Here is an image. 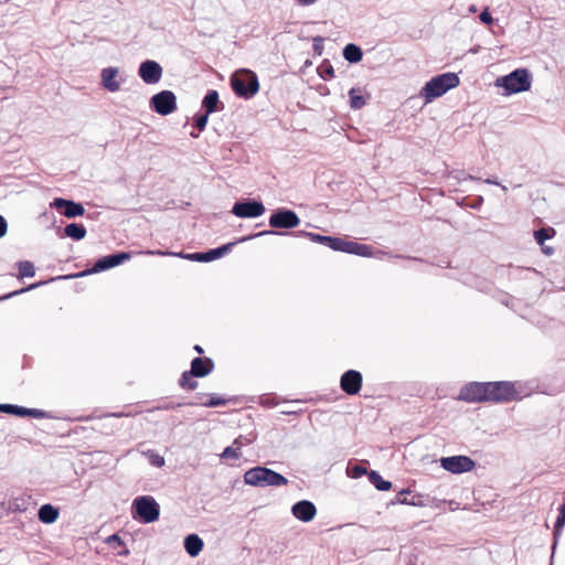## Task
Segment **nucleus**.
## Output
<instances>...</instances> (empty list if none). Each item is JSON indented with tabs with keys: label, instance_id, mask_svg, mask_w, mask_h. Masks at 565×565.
<instances>
[{
	"label": "nucleus",
	"instance_id": "obj_1",
	"mask_svg": "<svg viewBox=\"0 0 565 565\" xmlns=\"http://www.w3.org/2000/svg\"><path fill=\"white\" fill-rule=\"evenodd\" d=\"M244 481L246 484L259 488L281 487L288 483L282 475L262 466L248 469L244 473Z\"/></svg>",
	"mask_w": 565,
	"mask_h": 565
},
{
	"label": "nucleus",
	"instance_id": "obj_2",
	"mask_svg": "<svg viewBox=\"0 0 565 565\" xmlns=\"http://www.w3.org/2000/svg\"><path fill=\"white\" fill-rule=\"evenodd\" d=\"M460 79L456 73H444L433 77L423 87L422 95L427 102L440 97L446 94L449 89L455 88L459 85Z\"/></svg>",
	"mask_w": 565,
	"mask_h": 565
},
{
	"label": "nucleus",
	"instance_id": "obj_3",
	"mask_svg": "<svg viewBox=\"0 0 565 565\" xmlns=\"http://www.w3.org/2000/svg\"><path fill=\"white\" fill-rule=\"evenodd\" d=\"M531 84L532 76L526 68H516L497 79V86L502 87L507 95L526 92L531 88Z\"/></svg>",
	"mask_w": 565,
	"mask_h": 565
},
{
	"label": "nucleus",
	"instance_id": "obj_4",
	"mask_svg": "<svg viewBox=\"0 0 565 565\" xmlns=\"http://www.w3.org/2000/svg\"><path fill=\"white\" fill-rule=\"evenodd\" d=\"M231 86L238 97L249 99L258 92L259 82L253 71L242 70L232 75Z\"/></svg>",
	"mask_w": 565,
	"mask_h": 565
},
{
	"label": "nucleus",
	"instance_id": "obj_5",
	"mask_svg": "<svg viewBox=\"0 0 565 565\" xmlns=\"http://www.w3.org/2000/svg\"><path fill=\"white\" fill-rule=\"evenodd\" d=\"M134 519L142 523H152L160 516V507L150 495L137 497L132 502Z\"/></svg>",
	"mask_w": 565,
	"mask_h": 565
},
{
	"label": "nucleus",
	"instance_id": "obj_6",
	"mask_svg": "<svg viewBox=\"0 0 565 565\" xmlns=\"http://www.w3.org/2000/svg\"><path fill=\"white\" fill-rule=\"evenodd\" d=\"M487 401L491 402H509L518 394L511 382H487Z\"/></svg>",
	"mask_w": 565,
	"mask_h": 565
},
{
	"label": "nucleus",
	"instance_id": "obj_7",
	"mask_svg": "<svg viewBox=\"0 0 565 565\" xmlns=\"http://www.w3.org/2000/svg\"><path fill=\"white\" fill-rule=\"evenodd\" d=\"M150 108L161 116L172 114L177 109V96L171 90H161L150 98Z\"/></svg>",
	"mask_w": 565,
	"mask_h": 565
},
{
	"label": "nucleus",
	"instance_id": "obj_8",
	"mask_svg": "<svg viewBox=\"0 0 565 565\" xmlns=\"http://www.w3.org/2000/svg\"><path fill=\"white\" fill-rule=\"evenodd\" d=\"M265 211L260 201L246 199L235 202L231 212L241 218H255L263 215Z\"/></svg>",
	"mask_w": 565,
	"mask_h": 565
},
{
	"label": "nucleus",
	"instance_id": "obj_9",
	"mask_svg": "<svg viewBox=\"0 0 565 565\" xmlns=\"http://www.w3.org/2000/svg\"><path fill=\"white\" fill-rule=\"evenodd\" d=\"M300 224L296 212L288 209H277L269 217V225L273 228H295Z\"/></svg>",
	"mask_w": 565,
	"mask_h": 565
},
{
	"label": "nucleus",
	"instance_id": "obj_10",
	"mask_svg": "<svg viewBox=\"0 0 565 565\" xmlns=\"http://www.w3.org/2000/svg\"><path fill=\"white\" fill-rule=\"evenodd\" d=\"M130 257H131V255L128 252H119V253H114V254L104 256V257L99 258L94 264L92 269L83 271L78 276H84L87 274H96V273H100V271L110 269V268L116 267V266L122 264L124 262L130 259Z\"/></svg>",
	"mask_w": 565,
	"mask_h": 565
},
{
	"label": "nucleus",
	"instance_id": "obj_11",
	"mask_svg": "<svg viewBox=\"0 0 565 565\" xmlns=\"http://www.w3.org/2000/svg\"><path fill=\"white\" fill-rule=\"evenodd\" d=\"M440 466L452 473H463L473 469L475 461L467 456H450L443 457Z\"/></svg>",
	"mask_w": 565,
	"mask_h": 565
},
{
	"label": "nucleus",
	"instance_id": "obj_12",
	"mask_svg": "<svg viewBox=\"0 0 565 565\" xmlns=\"http://www.w3.org/2000/svg\"><path fill=\"white\" fill-rule=\"evenodd\" d=\"M487 388V382H471L461 388L459 393V399L469 403L484 402L488 397Z\"/></svg>",
	"mask_w": 565,
	"mask_h": 565
},
{
	"label": "nucleus",
	"instance_id": "obj_13",
	"mask_svg": "<svg viewBox=\"0 0 565 565\" xmlns=\"http://www.w3.org/2000/svg\"><path fill=\"white\" fill-rule=\"evenodd\" d=\"M138 75L146 84H157L162 77V67L156 61L146 60L139 65Z\"/></svg>",
	"mask_w": 565,
	"mask_h": 565
},
{
	"label": "nucleus",
	"instance_id": "obj_14",
	"mask_svg": "<svg viewBox=\"0 0 565 565\" xmlns=\"http://www.w3.org/2000/svg\"><path fill=\"white\" fill-rule=\"evenodd\" d=\"M51 206L61 211L62 214L67 218L82 216L85 213V209L82 203L63 198L54 199L51 203Z\"/></svg>",
	"mask_w": 565,
	"mask_h": 565
},
{
	"label": "nucleus",
	"instance_id": "obj_15",
	"mask_svg": "<svg viewBox=\"0 0 565 565\" xmlns=\"http://www.w3.org/2000/svg\"><path fill=\"white\" fill-rule=\"evenodd\" d=\"M363 377L359 371L348 370L340 379V387L348 395H356L362 387Z\"/></svg>",
	"mask_w": 565,
	"mask_h": 565
},
{
	"label": "nucleus",
	"instance_id": "obj_16",
	"mask_svg": "<svg viewBox=\"0 0 565 565\" xmlns=\"http://www.w3.org/2000/svg\"><path fill=\"white\" fill-rule=\"evenodd\" d=\"M292 515L301 522H310L317 514L316 505L309 500H300L291 507Z\"/></svg>",
	"mask_w": 565,
	"mask_h": 565
},
{
	"label": "nucleus",
	"instance_id": "obj_17",
	"mask_svg": "<svg viewBox=\"0 0 565 565\" xmlns=\"http://www.w3.org/2000/svg\"><path fill=\"white\" fill-rule=\"evenodd\" d=\"M337 252H343L363 257H371L373 255L371 246L352 241H345L343 238L339 239Z\"/></svg>",
	"mask_w": 565,
	"mask_h": 565
},
{
	"label": "nucleus",
	"instance_id": "obj_18",
	"mask_svg": "<svg viewBox=\"0 0 565 565\" xmlns=\"http://www.w3.org/2000/svg\"><path fill=\"white\" fill-rule=\"evenodd\" d=\"M214 367V363L210 358H194L189 370L195 377H204L209 375Z\"/></svg>",
	"mask_w": 565,
	"mask_h": 565
},
{
	"label": "nucleus",
	"instance_id": "obj_19",
	"mask_svg": "<svg viewBox=\"0 0 565 565\" xmlns=\"http://www.w3.org/2000/svg\"><path fill=\"white\" fill-rule=\"evenodd\" d=\"M118 75V68L116 67H106L102 71V84L103 86L111 92H118L120 89V82L116 81Z\"/></svg>",
	"mask_w": 565,
	"mask_h": 565
},
{
	"label": "nucleus",
	"instance_id": "obj_20",
	"mask_svg": "<svg viewBox=\"0 0 565 565\" xmlns=\"http://www.w3.org/2000/svg\"><path fill=\"white\" fill-rule=\"evenodd\" d=\"M297 235L308 237L311 242L326 245L329 248H331L332 250L338 249V244H339L340 237L324 236V235H320V234L311 233V232H298Z\"/></svg>",
	"mask_w": 565,
	"mask_h": 565
},
{
	"label": "nucleus",
	"instance_id": "obj_21",
	"mask_svg": "<svg viewBox=\"0 0 565 565\" xmlns=\"http://www.w3.org/2000/svg\"><path fill=\"white\" fill-rule=\"evenodd\" d=\"M183 545L185 552L191 557H195L202 552L204 542L198 534L192 533L185 536Z\"/></svg>",
	"mask_w": 565,
	"mask_h": 565
},
{
	"label": "nucleus",
	"instance_id": "obj_22",
	"mask_svg": "<svg viewBox=\"0 0 565 565\" xmlns=\"http://www.w3.org/2000/svg\"><path fill=\"white\" fill-rule=\"evenodd\" d=\"M58 509L54 508L52 504H43L38 511L39 520L44 524H52L58 518Z\"/></svg>",
	"mask_w": 565,
	"mask_h": 565
},
{
	"label": "nucleus",
	"instance_id": "obj_23",
	"mask_svg": "<svg viewBox=\"0 0 565 565\" xmlns=\"http://www.w3.org/2000/svg\"><path fill=\"white\" fill-rule=\"evenodd\" d=\"M343 57L349 63H359L363 57V52L360 46L349 43L343 49Z\"/></svg>",
	"mask_w": 565,
	"mask_h": 565
},
{
	"label": "nucleus",
	"instance_id": "obj_24",
	"mask_svg": "<svg viewBox=\"0 0 565 565\" xmlns=\"http://www.w3.org/2000/svg\"><path fill=\"white\" fill-rule=\"evenodd\" d=\"M86 228L83 224L79 223H70L64 227V234L65 236L75 239L81 241L86 236Z\"/></svg>",
	"mask_w": 565,
	"mask_h": 565
},
{
	"label": "nucleus",
	"instance_id": "obj_25",
	"mask_svg": "<svg viewBox=\"0 0 565 565\" xmlns=\"http://www.w3.org/2000/svg\"><path fill=\"white\" fill-rule=\"evenodd\" d=\"M218 103V93L214 89H211L204 96L202 100V107L205 109V113L212 114L217 109Z\"/></svg>",
	"mask_w": 565,
	"mask_h": 565
},
{
	"label": "nucleus",
	"instance_id": "obj_26",
	"mask_svg": "<svg viewBox=\"0 0 565 565\" xmlns=\"http://www.w3.org/2000/svg\"><path fill=\"white\" fill-rule=\"evenodd\" d=\"M370 482L379 490V491H388L392 488V482L384 480L381 475L375 471L371 470L367 473Z\"/></svg>",
	"mask_w": 565,
	"mask_h": 565
},
{
	"label": "nucleus",
	"instance_id": "obj_27",
	"mask_svg": "<svg viewBox=\"0 0 565 565\" xmlns=\"http://www.w3.org/2000/svg\"><path fill=\"white\" fill-rule=\"evenodd\" d=\"M181 256L183 258H186V259H190L193 262H200V263H207V262L215 260V255L213 253V249H210L204 253H192V254H186V255L182 254Z\"/></svg>",
	"mask_w": 565,
	"mask_h": 565
},
{
	"label": "nucleus",
	"instance_id": "obj_28",
	"mask_svg": "<svg viewBox=\"0 0 565 565\" xmlns=\"http://www.w3.org/2000/svg\"><path fill=\"white\" fill-rule=\"evenodd\" d=\"M192 377H194V374L190 371H184L179 380V385L182 388L194 391L199 384Z\"/></svg>",
	"mask_w": 565,
	"mask_h": 565
},
{
	"label": "nucleus",
	"instance_id": "obj_29",
	"mask_svg": "<svg viewBox=\"0 0 565 565\" xmlns=\"http://www.w3.org/2000/svg\"><path fill=\"white\" fill-rule=\"evenodd\" d=\"M350 107L352 109H361L365 104V98L359 94L358 89L351 88L349 90Z\"/></svg>",
	"mask_w": 565,
	"mask_h": 565
},
{
	"label": "nucleus",
	"instance_id": "obj_30",
	"mask_svg": "<svg viewBox=\"0 0 565 565\" xmlns=\"http://www.w3.org/2000/svg\"><path fill=\"white\" fill-rule=\"evenodd\" d=\"M0 412L15 415L19 417H26V407L12 405V404H0Z\"/></svg>",
	"mask_w": 565,
	"mask_h": 565
},
{
	"label": "nucleus",
	"instance_id": "obj_31",
	"mask_svg": "<svg viewBox=\"0 0 565 565\" xmlns=\"http://www.w3.org/2000/svg\"><path fill=\"white\" fill-rule=\"evenodd\" d=\"M559 513L554 525V539L557 540L562 529L565 526V502L558 509ZM556 542L554 543V545Z\"/></svg>",
	"mask_w": 565,
	"mask_h": 565
},
{
	"label": "nucleus",
	"instance_id": "obj_32",
	"mask_svg": "<svg viewBox=\"0 0 565 565\" xmlns=\"http://www.w3.org/2000/svg\"><path fill=\"white\" fill-rule=\"evenodd\" d=\"M19 267V276L21 278L24 277H33L35 275L34 265L29 260H23L18 264Z\"/></svg>",
	"mask_w": 565,
	"mask_h": 565
},
{
	"label": "nucleus",
	"instance_id": "obj_33",
	"mask_svg": "<svg viewBox=\"0 0 565 565\" xmlns=\"http://www.w3.org/2000/svg\"><path fill=\"white\" fill-rule=\"evenodd\" d=\"M554 233H555V231L553 228L542 227L534 232V238L537 242V244L543 246L544 242L546 239L551 238L552 234H554Z\"/></svg>",
	"mask_w": 565,
	"mask_h": 565
},
{
	"label": "nucleus",
	"instance_id": "obj_34",
	"mask_svg": "<svg viewBox=\"0 0 565 565\" xmlns=\"http://www.w3.org/2000/svg\"><path fill=\"white\" fill-rule=\"evenodd\" d=\"M148 459H149V462L154 466V467H158V468H161L162 466H164V458L162 456H160L159 454L152 451V450H149L146 452Z\"/></svg>",
	"mask_w": 565,
	"mask_h": 565
},
{
	"label": "nucleus",
	"instance_id": "obj_35",
	"mask_svg": "<svg viewBox=\"0 0 565 565\" xmlns=\"http://www.w3.org/2000/svg\"><path fill=\"white\" fill-rule=\"evenodd\" d=\"M236 243L233 242V243H227V244H224L217 248H213V253L215 255V259L224 256L225 254H227L228 252L232 250V247L235 245Z\"/></svg>",
	"mask_w": 565,
	"mask_h": 565
},
{
	"label": "nucleus",
	"instance_id": "obj_36",
	"mask_svg": "<svg viewBox=\"0 0 565 565\" xmlns=\"http://www.w3.org/2000/svg\"><path fill=\"white\" fill-rule=\"evenodd\" d=\"M226 403H227V401L223 397L211 396V398L206 402H203L202 405L205 407H217V406H224Z\"/></svg>",
	"mask_w": 565,
	"mask_h": 565
},
{
	"label": "nucleus",
	"instance_id": "obj_37",
	"mask_svg": "<svg viewBox=\"0 0 565 565\" xmlns=\"http://www.w3.org/2000/svg\"><path fill=\"white\" fill-rule=\"evenodd\" d=\"M239 456L241 452L238 451V448H234L232 446L226 447L221 455L223 459H238Z\"/></svg>",
	"mask_w": 565,
	"mask_h": 565
},
{
	"label": "nucleus",
	"instance_id": "obj_38",
	"mask_svg": "<svg viewBox=\"0 0 565 565\" xmlns=\"http://www.w3.org/2000/svg\"><path fill=\"white\" fill-rule=\"evenodd\" d=\"M209 116L210 114L205 113V114H199L195 116L194 118V121H195V127L202 131L205 129L206 127V124H207V120H209Z\"/></svg>",
	"mask_w": 565,
	"mask_h": 565
},
{
	"label": "nucleus",
	"instance_id": "obj_39",
	"mask_svg": "<svg viewBox=\"0 0 565 565\" xmlns=\"http://www.w3.org/2000/svg\"><path fill=\"white\" fill-rule=\"evenodd\" d=\"M324 39L322 36H315L312 39V49L317 55H321L323 51Z\"/></svg>",
	"mask_w": 565,
	"mask_h": 565
},
{
	"label": "nucleus",
	"instance_id": "obj_40",
	"mask_svg": "<svg viewBox=\"0 0 565 565\" xmlns=\"http://www.w3.org/2000/svg\"><path fill=\"white\" fill-rule=\"evenodd\" d=\"M367 473H369L367 469L365 467L359 466V465L354 466L349 472L351 478H360Z\"/></svg>",
	"mask_w": 565,
	"mask_h": 565
},
{
	"label": "nucleus",
	"instance_id": "obj_41",
	"mask_svg": "<svg viewBox=\"0 0 565 565\" xmlns=\"http://www.w3.org/2000/svg\"><path fill=\"white\" fill-rule=\"evenodd\" d=\"M106 543L113 546L114 548L121 546L124 544L121 537L118 534H111L106 539Z\"/></svg>",
	"mask_w": 565,
	"mask_h": 565
},
{
	"label": "nucleus",
	"instance_id": "obj_42",
	"mask_svg": "<svg viewBox=\"0 0 565 565\" xmlns=\"http://www.w3.org/2000/svg\"><path fill=\"white\" fill-rule=\"evenodd\" d=\"M277 234L275 231H263L256 234H250L248 236L242 237L238 239V242H246L256 237L265 236V235H274Z\"/></svg>",
	"mask_w": 565,
	"mask_h": 565
},
{
	"label": "nucleus",
	"instance_id": "obj_43",
	"mask_svg": "<svg viewBox=\"0 0 565 565\" xmlns=\"http://www.w3.org/2000/svg\"><path fill=\"white\" fill-rule=\"evenodd\" d=\"M46 416L45 412L38 408H26V417L33 418H44Z\"/></svg>",
	"mask_w": 565,
	"mask_h": 565
},
{
	"label": "nucleus",
	"instance_id": "obj_44",
	"mask_svg": "<svg viewBox=\"0 0 565 565\" xmlns=\"http://www.w3.org/2000/svg\"><path fill=\"white\" fill-rule=\"evenodd\" d=\"M479 19L482 23L484 24H491L493 22V18L491 15V13L489 12V9L486 8L480 14H479Z\"/></svg>",
	"mask_w": 565,
	"mask_h": 565
},
{
	"label": "nucleus",
	"instance_id": "obj_45",
	"mask_svg": "<svg viewBox=\"0 0 565 565\" xmlns=\"http://www.w3.org/2000/svg\"><path fill=\"white\" fill-rule=\"evenodd\" d=\"M39 285H40V284H33V285L29 286L28 288H22V289H20V290H15V291L10 292V294H8L7 296L2 297L1 299H8V298H11V297H13V296H15V295H20V294H22V292H24V291H26V290L34 289V288H35V287H38Z\"/></svg>",
	"mask_w": 565,
	"mask_h": 565
},
{
	"label": "nucleus",
	"instance_id": "obj_46",
	"mask_svg": "<svg viewBox=\"0 0 565 565\" xmlns=\"http://www.w3.org/2000/svg\"><path fill=\"white\" fill-rule=\"evenodd\" d=\"M323 72L324 74H321L323 79H330L334 77V70L330 64L324 67Z\"/></svg>",
	"mask_w": 565,
	"mask_h": 565
},
{
	"label": "nucleus",
	"instance_id": "obj_47",
	"mask_svg": "<svg viewBox=\"0 0 565 565\" xmlns=\"http://www.w3.org/2000/svg\"><path fill=\"white\" fill-rule=\"evenodd\" d=\"M8 231V223L6 218L0 215V238L3 237L7 234Z\"/></svg>",
	"mask_w": 565,
	"mask_h": 565
},
{
	"label": "nucleus",
	"instance_id": "obj_48",
	"mask_svg": "<svg viewBox=\"0 0 565 565\" xmlns=\"http://www.w3.org/2000/svg\"><path fill=\"white\" fill-rule=\"evenodd\" d=\"M398 502L402 504H408V505H417L418 504L414 500H409L407 498L398 499Z\"/></svg>",
	"mask_w": 565,
	"mask_h": 565
},
{
	"label": "nucleus",
	"instance_id": "obj_49",
	"mask_svg": "<svg viewBox=\"0 0 565 565\" xmlns=\"http://www.w3.org/2000/svg\"><path fill=\"white\" fill-rule=\"evenodd\" d=\"M541 247H542L543 253L546 254V255H552L554 253V249L552 247H550V246H545L543 244V246H541Z\"/></svg>",
	"mask_w": 565,
	"mask_h": 565
},
{
	"label": "nucleus",
	"instance_id": "obj_50",
	"mask_svg": "<svg viewBox=\"0 0 565 565\" xmlns=\"http://www.w3.org/2000/svg\"><path fill=\"white\" fill-rule=\"evenodd\" d=\"M298 2H299L301 6H311V4H313L315 2H317V0H298Z\"/></svg>",
	"mask_w": 565,
	"mask_h": 565
},
{
	"label": "nucleus",
	"instance_id": "obj_51",
	"mask_svg": "<svg viewBox=\"0 0 565 565\" xmlns=\"http://www.w3.org/2000/svg\"><path fill=\"white\" fill-rule=\"evenodd\" d=\"M482 202H483L482 196H479L478 201L475 204H472V207L478 209L482 204Z\"/></svg>",
	"mask_w": 565,
	"mask_h": 565
},
{
	"label": "nucleus",
	"instance_id": "obj_52",
	"mask_svg": "<svg viewBox=\"0 0 565 565\" xmlns=\"http://www.w3.org/2000/svg\"><path fill=\"white\" fill-rule=\"evenodd\" d=\"M484 182L488 183V184L500 185V183L497 180H493V179H486Z\"/></svg>",
	"mask_w": 565,
	"mask_h": 565
},
{
	"label": "nucleus",
	"instance_id": "obj_53",
	"mask_svg": "<svg viewBox=\"0 0 565 565\" xmlns=\"http://www.w3.org/2000/svg\"><path fill=\"white\" fill-rule=\"evenodd\" d=\"M194 350L199 353V354H202L203 353V349L201 345L196 344L194 345Z\"/></svg>",
	"mask_w": 565,
	"mask_h": 565
},
{
	"label": "nucleus",
	"instance_id": "obj_54",
	"mask_svg": "<svg viewBox=\"0 0 565 565\" xmlns=\"http://www.w3.org/2000/svg\"><path fill=\"white\" fill-rule=\"evenodd\" d=\"M469 11H470V12H476V11H477L476 6H475V4L470 6Z\"/></svg>",
	"mask_w": 565,
	"mask_h": 565
},
{
	"label": "nucleus",
	"instance_id": "obj_55",
	"mask_svg": "<svg viewBox=\"0 0 565 565\" xmlns=\"http://www.w3.org/2000/svg\"><path fill=\"white\" fill-rule=\"evenodd\" d=\"M406 493H409V490H402L398 494H399V495H404V494H406Z\"/></svg>",
	"mask_w": 565,
	"mask_h": 565
},
{
	"label": "nucleus",
	"instance_id": "obj_56",
	"mask_svg": "<svg viewBox=\"0 0 565 565\" xmlns=\"http://www.w3.org/2000/svg\"><path fill=\"white\" fill-rule=\"evenodd\" d=\"M129 554V551L126 550L125 552H119V555H128Z\"/></svg>",
	"mask_w": 565,
	"mask_h": 565
},
{
	"label": "nucleus",
	"instance_id": "obj_57",
	"mask_svg": "<svg viewBox=\"0 0 565 565\" xmlns=\"http://www.w3.org/2000/svg\"><path fill=\"white\" fill-rule=\"evenodd\" d=\"M500 186H501V189H502V191H503V192H507V191H508V188H507L505 185H501V184H500Z\"/></svg>",
	"mask_w": 565,
	"mask_h": 565
},
{
	"label": "nucleus",
	"instance_id": "obj_58",
	"mask_svg": "<svg viewBox=\"0 0 565 565\" xmlns=\"http://www.w3.org/2000/svg\"><path fill=\"white\" fill-rule=\"evenodd\" d=\"M191 136H192L193 138H198V136H199V135H198V134H194V132H191Z\"/></svg>",
	"mask_w": 565,
	"mask_h": 565
}]
</instances>
